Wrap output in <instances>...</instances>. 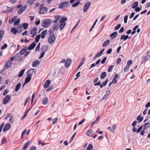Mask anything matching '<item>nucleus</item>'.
Here are the masks:
<instances>
[{"label": "nucleus", "instance_id": "nucleus-2", "mask_svg": "<svg viewBox=\"0 0 150 150\" xmlns=\"http://www.w3.org/2000/svg\"><path fill=\"white\" fill-rule=\"evenodd\" d=\"M69 5L70 4L68 1L64 2L60 4L58 8H59L63 9L64 8L68 7Z\"/></svg>", "mask_w": 150, "mask_h": 150}, {"label": "nucleus", "instance_id": "nucleus-5", "mask_svg": "<svg viewBox=\"0 0 150 150\" xmlns=\"http://www.w3.org/2000/svg\"><path fill=\"white\" fill-rule=\"evenodd\" d=\"M11 99V96L9 95L5 96L3 100V103L4 104L7 103Z\"/></svg>", "mask_w": 150, "mask_h": 150}, {"label": "nucleus", "instance_id": "nucleus-23", "mask_svg": "<svg viewBox=\"0 0 150 150\" xmlns=\"http://www.w3.org/2000/svg\"><path fill=\"white\" fill-rule=\"evenodd\" d=\"M110 40H107L104 42L102 46L103 47H105L107 46L110 43Z\"/></svg>", "mask_w": 150, "mask_h": 150}, {"label": "nucleus", "instance_id": "nucleus-54", "mask_svg": "<svg viewBox=\"0 0 150 150\" xmlns=\"http://www.w3.org/2000/svg\"><path fill=\"white\" fill-rule=\"evenodd\" d=\"M132 61L131 60H128L127 62V65L129 66V67L130 65L132 63Z\"/></svg>", "mask_w": 150, "mask_h": 150}, {"label": "nucleus", "instance_id": "nucleus-40", "mask_svg": "<svg viewBox=\"0 0 150 150\" xmlns=\"http://www.w3.org/2000/svg\"><path fill=\"white\" fill-rule=\"evenodd\" d=\"M20 18H19L16 21H15L14 23V26H16L17 25L20 23Z\"/></svg>", "mask_w": 150, "mask_h": 150}, {"label": "nucleus", "instance_id": "nucleus-9", "mask_svg": "<svg viewBox=\"0 0 150 150\" xmlns=\"http://www.w3.org/2000/svg\"><path fill=\"white\" fill-rule=\"evenodd\" d=\"M37 28L35 27H34L30 31V34L31 35H35L37 33Z\"/></svg>", "mask_w": 150, "mask_h": 150}, {"label": "nucleus", "instance_id": "nucleus-7", "mask_svg": "<svg viewBox=\"0 0 150 150\" xmlns=\"http://www.w3.org/2000/svg\"><path fill=\"white\" fill-rule=\"evenodd\" d=\"M47 8L46 7L41 8L40 9L39 13L40 14L45 13L47 11Z\"/></svg>", "mask_w": 150, "mask_h": 150}, {"label": "nucleus", "instance_id": "nucleus-46", "mask_svg": "<svg viewBox=\"0 0 150 150\" xmlns=\"http://www.w3.org/2000/svg\"><path fill=\"white\" fill-rule=\"evenodd\" d=\"M121 25L120 24H118L115 28L114 30H117L121 27Z\"/></svg>", "mask_w": 150, "mask_h": 150}, {"label": "nucleus", "instance_id": "nucleus-25", "mask_svg": "<svg viewBox=\"0 0 150 150\" xmlns=\"http://www.w3.org/2000/svg\"><path fill=\"white\" fill-rule=\"evenodd\" d=\"M67 20V18L66 17H62L60 21H59V23H66L65 21Z\"/></svg>", "mask_w": 150, "mask_h": 150}, {"label": "nucleus", "instance_id": "nucleus-41", "mask_svg": "<svg viewBox=\"0 0 150 150\" xmlns=\"http://www.w3.org/2000/svg\"><path fill=\"white\" fill-rule=\"evenodd\" d=\"M93 149V146L92 144H89L87 148V150H92Z\"/></svg>", "mask_w": 150, "mask_h": 150}, {"label": "nucleus", "instance_id": "nucleus-10", "mask_svg": "<svg viewBox=\"0 0 150 150\" xmlns=\"http://www.w3.org/2000/svg\"><path fill=\"white\" fill-rule=\"evenodd\" d=\"M118 35V33L117 31L114 32L113 33H112L110 36V37L111 39H113L116 38Z\"/></svg>", "mask_w": 150, "mask_h": 150}, {"label": "nucleus", "instance_id": "nucleus-8", "mask_svg": "<svg viewBox=\"0 0 150 150\" xmlns=\"http://www.w3.org/2000/svg\"><path fill=\"white\" fill-rule=\"evenodd\" d=\"M36 45V43L35 42H33L28 47V49L29 50H32L34 48Z\"/></svg>", "mask_w": 150, "mask_h": 150}, {"label": "nucleus", "instance_id": "nucleus-51", "mask_svg": "<svg viewBox=\"0 0 150 150\" xmlns=\"http://www.w3.org/2000/svg\"><path fill=\"white\" fill-rule=\"evenodd\" d=\"M53 86H50L46 90V91L47 92H49L50 91L52 90L53 88Z\"/></svg>", "mask_w": 150, "mask_h": 150}, {"label": "nucleus", "instance_id": "nucleus-50", "mask_svg": "<svg viewBox=\"0 0 150 150\" xmlns=\"http://www.w3.org/2000/svg\"><path fill=\"white\" fill-rule=\"evenodd\" d=\"M143 128V126H140L137 129V133H139L140 131L142 130V129Z\"/></svg>", "mask_w": 150, "mask_h": 150}, {"label": "nucleus", "instance_id": "nucleus-32", "mask_svg": "<svg viewBox=\"0 0 150 150\" xmlns=\"http://www.w3.org/2000/svg\"><path fill=\"white\" fill-rule=\"evenodd\" d=\"M80 21V19L77 21L75 25V26L71 30L70 32V33H72L73 31V30L75 29L77 27V26H78V25Z\"/></svg>", "mask_w": 150, "mask_h": 150}, {"label": "nucleus", "instance_id": "nucleus-13", "mask_svg": "<svg viewBox=\"0 0 150 150\" xmlns=\"http://www.w3.org/2000/svg\"><path fill=\"white\" fill-rule=\"evenodd\" d=\"M12 62L10 61H8L5 65L4 68L7 69L9 68L11 65Z\"/></svg>", "mask_w": 150, "mask_h": 150}, {"label": "nucleus", "instance_id": "nucleus-16", "mask_svg": "<svg viewBox=\"0 0 150 150\" xmlns=\"http://www.w3.org/2000/svg\"><path fill=\"white\" fill-rule=\"evenodd\" d=\"M10 127V125L9 123H7L5 125L3 131L4 132H6L8 130Z\"/></svg>", "mask_w": 150, "mask_h": 150}, {"label": "nucleus", "instance_id": "nucleus-27", "mask_svg": "<svg viewBox=\"0 0 150 150\" xmlns=\"http://www.w3.org/2000/svg\"><path fill=\"white\" fill-rule=\"evenodd\" d=\"M48 101V98L47 97H46L45 98L43 99L42 101V103L44 105H46L47 104Z\"/></svg>", "mask_w": 150, "mask_h": 150}, {"label": "nucleus", "instance_id": "nucleus-11", "mask_svg": "<svg viewBox=\"0 0 150 150\" xmlns=\"http://www.w3.org/2000/svg\"><path fill=\"white\" fill-rule=\"evenodd\" d=\"M40 61L38 60H36L33 61L32 64V66L33 67H37L39 64Z\"/></svg>", "mask_w": 150, "mask_h": 150}, {"label": "nucleus", "instance_id": "nucleus-19", "mask_svg": "<svg viewBox=\"0 0 150 150\" xmlns=\"http://www.w3.org/2000/svg\"><path fill=\"white\" fill-rule=\"evenodd\" d=\"M47 32V30H46L42 31L41 33V38L42 39L44 38L46 36Z\"/></svg>", "mask_w": 150, "mask_h": 150}, {"label": "nucleus", "instance_id": "nucleus-39", "mask_svg": "<svg viewBox=\"0 0 150 150\" xmlns=\"http://www.w3.org/2000/svg\"><path fill=\"white\" fill-rule=\"evenodd\" d=\"M93 132V131L91 130H89L87 132V135L89 136H91Z\"/></svg>", "mask_w": 150, "mask_h": 150}, {"label": "nucleus", "instance_id": "nucleus-31", "mask_svg": "<svg viewBox=\"0 0 150 150\" xmlns=\"http://www.w3.org/2000/svg\"><path fill=\"white\" fill-rule=\"evenodd\" d=\"M25 69H22L20 72L19 74L18 75V77H21L23 76V74H24V72L25 71Z\"/></svg>", "mask_w": 150, "mask_h": 150}, {"label": "nucleus", "instance_id": "nucleus-22", "mask_svg": "<svg viewBox=\"0 0 150 150\" xmlns=\"http://www.w3.org/2000/svg\"><path fill=\"white\" fill-rule=\"evenodd\" d=\"M57 30L54 28V27H53L52 28L50 29L48 31L47 34H51L52 33H53L54 31Z\"/></svg>", "mask_w": 150, "mask_h": 150}, {"label": "nucleus", "instance_id": "nucleus-35", "mask_svg": "<svg viewBox=\"0 0 150 150\" xmlns=\"http://www.w3.org/2000/svg\"><path fill=\"white\" fill-rule=\"evenodd\" d=\"M150 57V55H147L142 61V63L143 64L144 63H145L147 61V60Z\"/></svg>", "mask_w": 150, "mask_h": 150}, {"label": "nucleus", "instance_id": "nucleus-43", "mask_svg": "<svg viewBox=\"0 0 150 150\" xmlns=\"http://www.w3.org/2000/svg\"><path fill=\"white\" fill-rule=\"evenodd\" d=\"M30 143V142L29 141H28L23 146V148H24L25 149H27L28 146Z\"/></svg>", "mask_w": 150, "mask_h": 150}, {"label": "nucleus", "instance_id": "nucleus-48", "mask_svg": "<svg viewBox=\"0 0 150 150\" xmlns=\"http://www.w3.org/2000/svg\"><path fill=\"white\" fill-rule=\"evenodd\" d=\"M108 79H107L104 82H102L101 83V84H103V86H105L107 84L108 82Z\"/></svg>", "mask_w": 150, "mask_h": 150}, {"label": "nucleus", "instance_id": "nucleus-18", "mask_svg": "<svg viewBox=\"0 0 150 150\" xmlns=\"http://www.w3.org/2000/svg\"><path fill=\"white\" fill-rule=\"evenodd\" d=\"M141 115H140L137 118V120L138 121V123H140L141 122L143 119V117H142L141 116Z\"/></svg>", "mask_w": 150, "mask_h": 150}, {"label": "nucleus", "instance_id": "nucleus-45", "mask_svg": "<svg viewBox=\"0 0 150 150\" xmlns=\"http://www.w3.org/2000/svg\"><path fill=\"white\" fill-rule=\"evenodd\" d=\"M53 27L57 30L59 27V24L58 23L55 24Z\"/></svg>", "mask_w": 150, "mask_h": 150}, {"label": "nucleus", "instance_id": "nucleus-37", "mask_svg": "<svg viewBox=\"0 0 150 150\" xmlns=\"http://www.w3.org/2000/svg\"><path fill=\"white\" fill-rule=\"evenodd\" d=\"M80 4V2L79 1L76 2L73 4L72 5V6L73 7H77Z\"/></svg>", "mask_w": 150, "mask_h": 150}, {"label": "nucleus", "instance_id": "nucleus-12", "mask_svg": "<svg viewBox=\"0 0 150 150\" xmlns=\"http://www.w3.org/2000/svg\"><path fill=\"white\" fill-rule=\"evenodd\" d=\"M71 60L70 59H67L65 63V67L67 68L69 67L71 64Z\"/></svg>", "mask_w": 150, "mask_h": 150}, {"label": "nucleus", "instance_id": "nucleus-56", "mask_svg": "<svg viewBox=\"0 0 150 150\" xmlns=\"http://www.w3.org/2000/svg\"><path fill=\"white\" fill-rule=\"evenodd\" d=\"M34 1V0H29L28 1L27 3L30 5L33 3Z\"/></svg>", "mask_w": 150, "mask_h": 150}, {"label": "nucleus", "instance_id": "nucleus-1", "mask_svg": "<svg viewBox=\"0 0 150 150\" xmlns=\"http://www.w3.org/2000/svg\"><path fill=\"white\" fill-rule=\"evenodd\" d=\"M52 23V21L49 19H45L42 23V25L44 28H47Z\"/></svg>", "mask_w": 150, "mask_h": 150}, {"label": "nucleus", "instance_id": "nucleus-24", "mask_svg": "<svg viewBox=\"0 0 150 150\" xmlns=\"http://www.w3.org/2000/svg\"><path fill=\"white\" fill-rule=\"evenodd\" d=\"M21 86V83H18L16 86L15 91L16 92L18 91L19 89H20Z\"/></svg>", "mask_w": 150, "mask_h": 150}, {"label": "nucleus", "instance_id": "nucleus-49", "mask_svg": "<svg viewBox=\"0 0 150 150\" xmlns=\"http://www.w3.org/2000/svg\"><path fill=\"white\" fill-rule=\"evenodd\" d=\"M27 7V5H25L23 6L20 9H21L22 11H23V12L25 10Z\"/></svg>", "mask_w": 150, "mask_h": 150}, {"label": "nucleus", "instance_id": "nucleus-59", "mask_svg": "<svg viewBox=\"0 0 150 150\" xmlns=\"http://www.w3.org/2000/svg\"><path fill=\"white\" fill-rule=\"evenodd\" d=\"M58 120V118L57 117H56L53 120V125L55 123H56Z\"/></svg>", "mask_w": 150, "mask_h": 150}, {"label": "nucleus", "instance_id": "nucleus-28", "mask_svg": "<svg viewBox=\"0 0 150 150\" xmlns=\"http://www.w3.org/2000/svg\"><path fill=\"white\" fill-rule=\"evenodd\" d=\"M29 24L28 23H24L23 24L22 27L24 30H26L28 28Z\"/></svg>", "mask_w": 150, "mask_h": 150}, {"label": "nucleus", "instance_id": "nucleus-17", "mask_svg": "<svg viewBox=\"0 0 150 150\" xmlns=\"http://www.w3.org/2000/svg\"><path fill=\"white\" fill-rule=\"evenodd\" d=\"M51 83V81L49 80H47V81H46L45 82L44 85V87L45 88H47L49 85H50V83Z\"/></svg>", "mask_w": 150, "mask_h": 150}, {"label": "nucleus", "instance_id": "nucleus-14", "mask_svg": "<svg viewBox=\"0 0 150 150\" xmlns=\"http://www.w3.org/2000/svg\"><path fill=\"white\" fill-rule=\"evenodd\" d=\"M137 123V121H134L132 124V125L133 127V128L132 129V131L134 132H137L136 128L135 127V126L136 125V123Z\"/></svg>", "mask_w": 150, "mask_h": 150}, {"label": "nucleus", "instance_id": "nucleus-52", "mask_svg": "<svg viewBox=\"0 0 150 150\" xmlns=\"http://www.w3.org/2000/svg\"><path fill=\"white\" fill-rule=\"evenodd\" d=\"M40 43H39L36 47L35 48L36 51H38L40 49Z\"/></svg>", "mask_w": 150, "mask_h": 150}, {"label": "nucleus", "instance_id": "nucleus-34", "mask_svg": "<svg viewBox=\"0 0 150 150\" xmlns=\"http://www.w3.org/2000/svg\"><path fill=\"white\" fill-rule=\"evenodd\" d=\"M4 31L3 30H0V40H2V38L3 37V36L4 34Z\"/></svg>", "mask_w": 150, "mask_h": 150}, {"label": "nucleus", "instance_id": "nucleus-53", "mask_svg": "<svg viewBox=\"0 0 150 150\" xmlns=\"http://www.w3.org/2000/svg\"><path fill=\"white\" fill-rule=\"evenodd\" d=\"M129 67L127 65L125 67L124 69V72H126V71H128L129 70H128V69L129 68Z\"/></svg>", "mask_w": 150, "mask_h": 150}, {"label": "nucleus", "instance_id": "nucleus-26", "mask_svg": "<svg viewBox=\"0 0 150 150\" xmlns=\"http://www.w3.org/2000/svg\"><path fill=\"white\" fill-rule=\"evenodd\" d=\"M85 59L83 57L82 59L81 62H80L79 66L78 67V69H79L81 67L85 61Z\"/></svg>", "mask_w": 150, "mask_h": 150}, {"label": "nucleus", "instance_id": "nucleus-61", "mask_svg": "<svg viewBox=\"0 0 150 150\" xmlns=\"http://www.w3.org/2000/svg\"><path fill=\"white\" fill-rule=\"evenodd\" d=\"M106 59H107V57H104L103 58V59L101 60V63L102 64H104L105 62Z\"/></svg>", "mask_w": 150, "mask_h": 150}, {"label": "nucleus", "instance_id": "nucleus-55", "mask_svg": "<svg viewBox=\"0 0 150 150\" xmlns=\"http://www.w3.org/2000/svg\"><path fill=\"white\" fill-rule=\"evenodd\" d=\"M128 17V15H126L124 17V22L125 23H126L127 22V20Z\"/></svg>", "mask_w": 150, "mask_h": 150}, {"label": "nucleus", "instance_id": "nucleus-4", "mask_svg": "<svg viewBox=\"0 0 150 150\" xmlns=\"http://www.w3.org/2000/svg\"><path fill=\"white\" fill-rule=\"evenodd\" d=\"M36 72V70L34 69H32L29 70L27 72V76L28 77H30L31 78V77L33 75V73L34 72L35 73Z\"/></svg>", "mask_w": 150, "mask_h": 150}, {"label": "nucleus", "instance_id": "nucleus-62", "mask_svg": "<svg viewBox=\"0 0 150 150\" xmlns=\"http://www.w3.org/2000/svg\"><path fill=\"white\" fill-rule=\"evenodd\" d=\"M109 130H110L111 132L114 133L115 132V130L113 128H112L111 127H108V128Z\"/></svg>", "mask_w": 150, "mask_h": 150}, {"label": "nucleus", "instance_id": "nucleus-60", "mask_svg": "<svg viewBox=\"0 0 150 150\" xmlns=\"http://www.w3.org/2000/svg\"><path fill=\"white\" fill-rule=\"evenodd\" d=\"M7 47V45L6 44H5L4 45L1 47V50H4Z\"/></svg>", "mask_w": 150, "mask_h": 150}, {"label": "nucleus", "instance_id": "nucleus-33", "mask_svg": "<svg viewBox=\"0 0 150 150\" xmlns=\"http://www.w3.org/2000/svg\"><path fill=\"white\" fill-rule=\"evenodd\" d=\"M61 23L60 25H59V27L61 30H62L64 27L66 25V23Z\"/></svg>", "mask_w": 150, "mask_h": 150}, {"label": "nucleus", "instance_id": "nucleus-58", "mask_svg": "<svg viewBox=\"0 0 150 150\" xmlns=\"http://www.w3.org/2000/svg\"><path fill=\"white\" fill-rule=\"evenodd\" d=\"M4 123H3L1 124V126H0V133H1L3 127L4 125Z\"/></svg>", "mask_w": 150, "mask_h": 150}, {"label": "nucleus", "instance_id": "nucleus-20", "mask_svg": "<svg viewBox=\"0 0 150 150\" xmlns=\"http://www.w3.org/2000/svg\"><path fill=\"white\" fill-rule=\"evenodd\" d=\"M11 32L14 35H16L18 32V30L16 28L13 27L11 29Z\"/></svg>", "mask_w": 150, "mask_h": 150}, {"label": "nucleus", "instance_id": "nucleus-15", "mask_svg": "<svg viewBox=\"0 0 150 150\" xmlns=\"http://www.w3.org/2000/svg\"><path fill=\"white\" fill-rule=\"evenodd\" d=\"M48 47L47 45H44L41 47V50L42 52L45 53L48 50Z\"/></svg>", "mask_w": 150, "mask_h": 150}, {"label": "nucleus", "instance_id": "nucleus-36", "mask_svg": "<svg viewBox=\"0 0 150 150\" xmlns=\"http://www.w3.org/2000/svg\"><path fill=\"white\" fill-rule=\"evenodd\" d=\"M106 75V73L105 72H102L100 75V78L102 79H103L105 77Z\"/></svg>", "mask_w": 150, "mask_h": 150}, {"label": "nucleus", "instance_id": "nucleus-3", "mask_svg": "<svg viewBox=\"0 0 150 150\" xmlns=\"http://www.w3.org/2000/svg\"><path fill=\"white\" fill-rule=\"evenodd\" d=\"M50 35L48 38V41L50 44H52L55 41V35L52 33L50 34Z\"/></svg>", "mask_w": 150, "mask_h": 150}, {"label": "nucleus", "instance_id": "nucleus-64", "mask_svg": "<svg viewBox=\"0 0 150 150\" xmlns=\"http://www.w3.org/2000/svg\"><path fill=\"white\" fill-rule=\"evenodd\" d=\"M14 57L16 58H19L20 57V56L19 55V54L16 53V54L14 56Z\"/></svg>", "mask_w": 150, "mask_h": 150}, {"label": "nucleus", "instance_id": "nucleus-47", "mask_svg": "<svg viewBox=\"0 0 150 150\" xmlns=\"http://www.w3.org/2000/svg\"><path fill=\"white\" fill-rule=\"evenodd\" d=\"M114 67V65H111L110 66L108 69V71L109 72H110L112 70Z\"/></svg>", "mask_w": 150, "mask_h": 150}, {"label": "nucleus", "instance_id": "nucleus-63", "mask_svg": "<svg viewBox=\"0 0 150 150\" xmlns=\"http://www.w3.org/2000/svg\"><path fill=\"white\" fill-rule=\"evenodd\" d=\"M26 130H27V129H25L24 130H23V132H22V134H21V138H22L23 137V136H24V135L25 133H26Z\"/></svg>", "mask_w": 150, "mask_h": 150}, {"label": "nucleus", "instance_id": "nucleus-38", "mask_svg": "<svg viewBox=\"0 0 150 150\" xmlns=\"http://www.w3.org/2000/svg\"><path fill=\"white\" fill-rule=\"evenodd\" d=\"M17 18V16H16L14 17L13 18L11 19L9 21V23L10 24H11L13 23V22L14 21L16 20V18Z\"/></svg>", "mask_w": 150, "mask_h": 150}, {"label": "nucleus", "instance_id": "nucleus-29", "mask_svg": "<svg viewBox=\"0 0 150 150\" xmlns=\"http://www.w3.org/2000/svg\"><path fill=\"white\" fill-rule=\"evenodd\" d=\"M139 25H137L135 26L133 29V31L131 33V34L133 35L136 33V30L138 28Z\"/></svg>", "mask_w": 150, "mask_h": 150}, {"label": "nucleus", "instance_id": "nucleus-42", "mask_svg": "<svg viewBox=\"0 0 150 150\" xmlns=\"http://www.w3.org/2000/svg\"><path fill=\"white\" fill-rule=\"evenodd\" d=\"M40 37L41 35L40 34H39L36 37L35 39V41L36 42H39V40L40 38Z\"/></svg>", "mask_w": 150, "mask_h": 150}, {"label": "nucleus", "instance_id": "nucleus-30", "mask_svg": "<svg viewBox=\"0 0 150 150\" xmlns=\"http://www.w3.org/2000/svg\"><path fill=\"white\" fill-rule=\"evenodd\" d=\"M138 5V1L135 2L133 3L132 6V8L133 9L137 7V6Z\"/></svg>", "mask_w": 150, "mask_h": 150}, {"label": "nucleus", "instance_id": "nucleus-21", "mask_svg": "<svg viewBox=\"0 0 150 150\" xmlns=\"http://www.w3.org/2000/svg\"><path fill=\"white\" fill-rule=\"evenodd\" d=\"M57 30L54 28V27H53L52 28L50 29L48 31L47 34H51L52 33H53L54 31Z\"/></svg>", "mask_w": 150, "mask_h": 150}, {"label": "nucleus", "instance_id": "nucleus-57", "mask_svg": "<svg viewBox=\"0 0 150 150\" xmlns=\"http://www.w3.org/2000/svg\"><path fill=\"white\" fill-rule=\"evenodd\" d=\"M30 99V98L29 97H27L26 98V99L25 100V102L24 105V106H25L26 105L27 103L28 102V101Z\"/></svg>", "mask_w": 150, "mask_h": 150}, {"label": "nucleus", "instance_id": "nucleus-44", "mask_svg": "<svg viewBox=\"0 0 150 150\" xmlns=\"http://www.w3.org/2000/svg\"><path fill=\"white\" fill-rule=\"evenodd\" d=\"M31 79V78H30V77H27L25 79V83H27L29 82L30 81Z\"/></svg>", "mask_w": 150, "mask_h": 150}, {"label": "nucleus", "instance_id": "nucleus-6", "mask_svg": "<svg viewBox=\"0 0 150 150\" xmlns=\"http://www.w3.org/2000/svg\"><path fill=\"white\" fill-rule=\"evenodd\" d=\"M91 5V3L90 2H87L85 4L83 7V12L84 13L87 11Z\"/></svg>", "mask_w": 150, "mask_h": 150}]
</instances>
